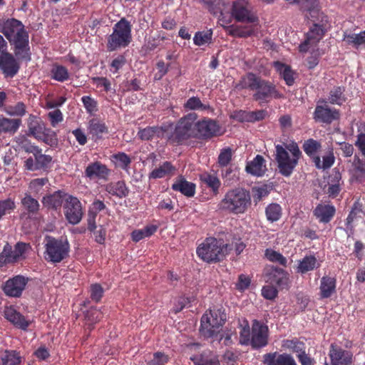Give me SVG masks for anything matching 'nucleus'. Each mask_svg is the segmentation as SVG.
<instances>
[{
  "label": "nucleus",
  "mask_w": 365,
  "mask_h": 365,
  "mask_svg": "<svg viewBox=\"0 0 365 365\" xmlns=\"http://www.w3.org/2000/svg\"><path fill=\"white\" fill-rule=\"evenodd\" d=\"M238 91L247 89L252 91V98L262 106L268 103L272 99H281L284 96L272 81L262 78L252 72H248L240 78L235 85Z\"/></svg>",
  "instance_id": "f257e3e1"
},
{
  "label": "nucleus",
  "mask_w": 365,
  "mask_h": 365,
  "mask_svg": "<svg viewBox=\"0 0 365 365\" xmlns=\"http://www.w3.org/2000/svg\"><path fill=\"white\" fill-rule=\"evenodd\" d=\"M1 32L13 46L14 53L18 59L31 61L29 35L21 21L14 18L8 19L1 24Z\"/></svg>",
  "instance_id": "f03ea898"
},
{
  "label": "nucleus",
  "mask_w": 365,
  "mask_h": 365,
  "mask_svg": "<svg viewBox=\"0 0 365 365\" xmlns=\"http://www.w3.org/2000/svg\"><path fill=\"white\" fill-rule=\"evenodd\" d=\"M231 16L237 22L251 24V25L245 26H229L227 27L226 31L230 36L237 38H247L255 34L259 19L252 11L251 5L247 1H233L231 7Z\"/></svg>",
  "instance_id": "7ed1b4c3"
},
{
  "label": "nucleus",
  "mask_w": 365,
  "mask_h": 365,
  "mask_svg": "<svg viewBox=\"0 0 365 365\" xmlns=\"http://www.w3.org/2000/svg\"><path fill=\"white\" fill-rule=\"evenodd\" d=\"M302 157V153L294 140L275 145V160L278 171L284 177L292 175Z\"/></svg>",
  "instance_id": "20e7f679"
},
{
  "label": "nucleus",
  "mask_w": 365,
  "mask_h": 365,
  "mask_svg": "<svg viewBox=\"0 0 365 365\" xmlns=\"http://www.w3.org/2000/svg\"><path fill=\"white\" fill-rule=\"evenodd\" d=\"M251 205L250 193L242 187L229 190L218 204V208L230 213H245Z\"/></svg>",
  "instance_id": "39448f33"
},
{
  "label": "nucleus",
  "mask_w": 365,
  "mask_h": 365,
  "mask_svg": "<svg viewBox=\"0 0 365 365\" xmlns=\"http://www.w3.org/2000/svg\"><path fill=\"white\" fill-rule=\"evenodd\" d=\"M232 249V245L225 244L221 239L207 237L197 247L196 252L204 262L215 263L222 261Z\"/></svg>",
  "instance_id": "423d86ee"
},
{
  "label": "nucleus",
  "mask_w": 365,
  "mask_h": 365,
  "mask_svg": "<svg viewBox=\"0 0 365 365\" xmlns=\"http://www.w3.org/2000/svg\"><path fill=\"white\" fill-rule=\"evenodd\" d=\"M198 115L191 112L181 117L176 123L170 139L178 145H184L190 139L197 138Z\"/></svg>",
  "instance_id": "0eeeda50"
},
{
  "label": "nucleus",
  "mask_w": 365,
  "mask_h": 365,
  "mask_svg": "<svg viewBox=\"0 0 365 365\" xmlns=\"http://www.w3.org/2000/svg\"><path fill=\"white\" fill-rule=\"evenodd\" d=\"M132 41V24L125 17L121 18L113 27V32L107 38V49L114 51L125 48Z\"/></svg>",
  "instance_id": "6e6552de"
},
{
  "label": "nucleus",
  "mask_w": 365,
  "mask_h": 365,
  "mask_svg": "<svg viewBox=\"0 0 365 365\" xmlns=\"http://www.w3.org/2000/svg\"><path fill=\"white\" fill-rule=\"evenodd\" d=\"M313 25L305 35V39L299 46V51L307 53L311 48H317L318 43L324 38L327 29L328 16L321 14V17L312 19Z\"/></svg>",
  "instance_id": "1a4fd4ad"
},
{
  "label": "nucleus",
  "mask_w": 365,
  "mask_h": 365,
  "mask_svg": "<svg viewBox=\"0 0 365 365\" xmlns=\"http://www.w3.org/2000/svg\"><path fill=\"white\" fill-rule=\"evenodd\" d=\"M43 257L48 262L58 264L67 259L70 252V245L66 239L46 237Z\"/></svg>",
  "instance_id": "9d476101"
},
{
  "label": "nucleus",
  "mask_w": 365,
  "mask_h": 365,
  "mask_svg": "<svg viewBox=\"0 0 365 365\" xmlns=\"http://www.w3.org/2000/svg\"><path fill=\"white\" fill-rule=\"evenodd\" d=\"M339 110L330 107L327 100L321 98L316 105L313 113V119L316 123L330 125L334 121L339 120Z\"/></svg>",
  "instance_id": "9b49d317"
},
{
  "label": "nucleus",
  "mask_w": 365,
  "mask_h": 365,
  "mask_svg": "<svg viewBox=\"0 0 365 365\" xmlns=\"http://www.w3.org/2000/svg\"><path fill=\"white\" fill-rule=\"evenodd\" d=\"M196 130V139L201 140H209L222 135V128L218 121L208 117L197 119Z\"/></svg>",
  "instance_id": "f8f14e48"
},
{
  "label": "nucleus",
  "mask_w": 365,
  "mask_h": 365,
  "mask_svg": "<svg viewBox=\"0 0 365 365\" xmlns=\"http://www.w3.org/2000/svg\"><path fill=\"white\" fill-rule=\"evenodd\" d=\"M63 212L66 220L73 225L81 221L83 215V207L77 197L68 194L63 203Z\"/></svg>",
  "instance_id": "ddd939ff"
},
{
  "label": "nucleus",
  "mask_w": 365,
  "mask_h": 365,
  "mask_svg": "<svg viewBox=\"0 0 365 365\" xmlns=\"http://www.w3.org/2000/svg\"><path fill=\"white\" fill-rule=\"evenodd\" d=\"M330 362H325L324 365H351L353 363V353L343 349L336 344H331L329 351Z\"/></svg>",
  "instance_id": "4468645a"
},
{
  "label": "nucleus",
  "mask_w": 365,
  "mask_h": 365,
  "mask_svg": "<svg viewBox=\"0 0 365 365\" xmlns=\"http://www.w3.org/2000/svg\"><path fill=\"white\" fill-rule=\"evenodd\" d=\"M31 248L29 244L25 242H17L14 249L9 244H6L2 252L0 254V262L4 264L14 263L23 257L26 252Z\"/></svg>",
  "instance_id": "2eb2a0df"
},
{
  "label": "nucleus",
  "mask_w": 365,
  "mask_h": 365,
  "mask_svg": "<svg viewBox=\"0 0 365 365\" xmlns=\"http://www.w3.org/2000/svg\"><path fill=\"white\" fill-rule=\"evenodd\" d=\"M268 333L269 329L267 325L262 324L260 321H254L250 340L252 349H258L266 346L268 344Z\"/></svg>",
  "instance_id": "dca6fc26"
},
{
  "label": "nucleus",
  "mask_w": 365,
  "mask_h": 365,
  "mask_svg": "<svg viewBox=\"0 0 365 365\" xmlns=\"http://www.w3.org/2000/svg\"><path fill=\"white\" fill-rule=\"evenodd\" d=\"M266 281L280 289L289 288V276L287 271L282 268L272 267L266 274Z\"/></svg>",
  "instance_id": "f3484780"
},
{
  "label": "nucleus",
  "mask_w": 365,
  "mask_h": 365,
  "mask_svg": "<svg viewBox=\"0 0 365 365\" xmlns=\"http://www.w3.org/2000/svg\"><path fill=\"white\" fill-rule=\"evenodd\" d=\"M29 278L22 275H16L9 279L3 287V290L6 295L12 297H19L24 290Z\"/></svg>",
  "instance_id": "a211bd4d"
},
{
  "label": "nucleus",
  "mask_w": 365,
  "mask_h": 365,
  "mask_svg": "<svg viewBox=\"0 0 365 365\" xmlns=\"http://www.w3.org/2000/svg\"><path fill=\"white\" fill-rule=\"evenodd\" d=\"M52 161V157L42 153L40 149L33 157H29L24 161V167L30 171L46 170Z\"/></svg>",
  "instance_id": "6ab92c4d"
},
{
  "label": "nucleus",
  "mask_w": 365,
  "mask_h": 365,
  "mask_svg": "<svg viewBox=\"0 0 365 365\" xmlns=\"http://www.w3.org/2000/svg\"><path fill=\"white\" fill-rule=\"evenodd\" d=\"M19 61L21 60L11 53L0 56V70L5 77L13 78L17 74L20 69Z\"/></svg>",
  "instance_id": "aec40b11"
},
{
  "label": "nucleus",
  "mask_w": 365,
  "mask_h": 365,
  "mask_svg": "<svg viewBox=\"0 0 365 365\" xmlns=\"http://www.w3.org/2000/svg\"><path fill=\"white\" fill-rule=\"evenodd\" d=\"M110 174V170L100 161H95L88 164L85 169V176L91 180H107Z\"/></svg>",
  "instance_id": "412c9836"
},
{
  "label": "nucleus",
  "mask_w": 365,
  "mask_h": 365,
  "mask_svg": "<svg viewBox=\"0 0 365 365\" xmlns=\"http://www.w3.org/2000/svg\"><path fill=\"white\" fill-rule=\"evenodd\" d=\"M68 195V193L64 191L57 190L51 194L43 196L41 202L43 207L48 210L57 211L61 209Z\"/></svg>",
  "instance_id": "4be33fe9"
},
{
  "label": "nucleus",
  "mask_w": 365,
  "mask_h": 365,
  "mask_svg": "<svg viewBox=\"0 0 365 365\" xmlns=\"http://www.w3.org/2000/svg\"><path fill=\"white\" fill-rule=\"evenodd\" d=\"M262 361L265 365H296V362L291 355L278 354L277 352L264 354Z\"/></svg>",
  "instance_id": "5701e85b"
},
{
  "label": "nucleus",
  "mask_w": 365,
  "mask_h": 365,
  "mask_svg": "<svg viewBox=\"0 0 365 365\" xmlns=\"http://www.w3.org/2000/svg\"><path fill=\"white\" fill-rule=\"evenodd\" d=\"M336 213V208L331 204H318L313 210L314 216L321 223H329Z\"/></svg>",
  "instance_id": "b1692460"
},
{
  "label": "nucleus",
  "mask_w": 365,
  "mask_h": 365,
  "mask_svg": "<svg viewBox=\"0 0 365 365\" xmlns=\"http://www.w3.org/2000/svg\"><path fill=\"white\" fill-rule=\"evenodd\" d=\"M173 190L180 192L187 197H192L195 194L196 185L187 181L183 176H178L171 186Z\"/></svg>",
  "instance_id": "393cba45"
},
{
  "label": "nucleus",
  "mask_w": 365,
  "mask_h": 365,
  "mask_svg": "<svg viewBox=\"0 0 365 365\" xmlns=\"http://www.w3.org/2000/svg\"><path fill=\"white\" fill-rule=\"evenodd\" d=\"M320 266L321 263L314 255H305L302 259L298 261V264L296 267V272L304 274L309 272L318 269Z\"/></svg>",
  "instance_id": "a878e982"
},
{
  "label": "nucleus",
  "mask_w": 365,
  "mask_h": 365,
  "mask_svg": "<svg viewBox=\"0 0 365 365\" xmlns=\"http://www.w3.org/2000/svg\"><path fill=\"white\" fill-rule=\"evenodd\" d=\"M105 190L111 196L123 199L128 196L130 190L124 180L110 182L105 185Z\"/></svg>",
  "instance_id": "bb28decb"
},
{
  "label": "nucleus",
  "mask_w": 365,
  "mask_h": 365,
  "mask_svg": "<svg viewBox=\"0 0 365 365\" xmlns=\"http://www.w3.org/2000/svg\"><path fill=\"white\" fill-rule=\"evenodd\" d=\"M245 170L247 173L254 176L261 177L264 175L267 167L266 161L263 156L257 155L251 161L247 163Z\"/></svg>",
  "instance_id": "cd10ccee"
},
{
  "label": "nucleus",
  "mask_w": 365,
  "mask_h": 365,
  "mask_svg": "<svg viewBox=\"0 0 365 365\" xmlns=\"http://www.w3.org/2000/svg\"><path fill=\"white\" fill-rule=\"evenodd\" d=\"M273 66L280 77L285 81L287 86H292L294 85L296 73L290 66L277 61L273 63Z\"/></svg>",
  "instance_id": "c85d7f7f"
},
{
  "label": "nucleus",
  "mask_w": 365,
  "mask_h": 365,
  "mask_svg": "<svg viewBox=\"0 0 365 365\" xmlns=\"http://www.w3.org/2000/svg\"><path fill=\"white\" fill-rule=\"evenodd\" d=\"M200 333L205 338H210L220 333L224 323L222 321H200Z\"/></svg>",
  "instance_id": "c756f323"
},
{
  "label": "nucleus",
  "mask_w": 365,
  "mask_h": 365,
  "mask_svg": "<svg viewBox=\"0 0 365 365\" xmlns=\"http://www.w3.org/2000/svg\"><path fill=\"white\" fill-rule=\"evenodd\" d=\"M27 127L30 135L36 139H41V134L46 127L44 123L36 115L30 114L27 120Z\"/></svg>",
  "instance_id": "7c9ffc66"
},
{
  "label": "nucleus",
  "mask_w": 365,
  "mask_h": 365,
  "mask_svg": "<svg viewBox=\"0 0 365 365\" xmlns=\"http://www.w3.org/2000/svg\"><path fill=\"white\" fill-rule=\"evenodd\" d=\"M200 180L203 185L210 190L214 195L219 193L221 182L216 175L205 172L200 175Z\"/></svg>",
  "instance_id": "2f4dec72"
},
{
  "label": "nucleus",
  "mask_w": 365,
  "mask_h": 365,
  "mask_svg": "<svg viewBox=\"0 0 365 365\" xmlns=\"http://www.w3.org/2000/svg\"><path fill=\"white\" fill-rule=\"evenodd\" d=\"M346 88L343 86H334L329 93L327 102L331 105L342 106L347 101Z\"/></svg>",
  "instance_id": "473e14b6"
},
{
  "label": "nucleus",
  "mask_w": 365,
  "mask_h": 365,
  "mask_svg": "<svg viewBox=\"0 0 365 365\" xmlns=\"http://www.w3.org/2000/svg\"><path fill=\"white\" fill-rule=\"evenodd\" d=\"M165 129L160 126H147L138 132V138L142 140H150L154 138H163Z\"/></svg>",
  "instance_id": "72a5a7b5"
},
{
  "label": "nucleus",
  "mask_w": 365,
  "mask_h": 365,
  "mask_svg": "<svg viewBox=\"0 0 365 365\" xmlns=\"http://www.w3.org/2000/svg\"><path fill=\"white\" fill-rule=\"evenodd\" d=\"M88 130L96 140L103 138V134L108 133V129L106 124L97 118L90 120Z\"/></svg>",
  "instance_id": "f704fd0d"
},
{
  "label": "nucleus",
  "mask_w": 365,
  "mask_h": 365,
  "mask_svg": "<svg viewBox=\"0 0 365 365\" xmlns=\"http://www.w3.org/2000/svg\"><path fill=\"white\" fill-rule=\"evenodd\" d=\"M336 279L329 276H324L320 282V296L322 298H329L336 291Z\"/></svg>",
  "instance_id": "c9c22d12"
},
{
  "label": "nucleus",
  "mask_w": 365,
  "mask_h": 365,
  "mask_svg": "<svg viewBox=\"0 0 365 365\" xmlns=\"http://www.w3.org/2000/svg\"><path fill=\"white\" fill-rule=\"evenodd\" d=\"M21 124L20 118H8L5 117L0 118V134L10 133L14 134L19 128Z\"/></svg>",
  "instance_id": "e433bc0d"
},
{
  "label": "nucleus",
  "mask_w": 365,
  "mask_h": 365,
  "mask_svg": "<svg viewBox=\"0 0 365 365\" xmlns=\"http://www.w3.org/2000/svg\"><path fill=\"white\" fill-rule=\"evenodd\" d=\"M21 203L23 208L26 210L27 213L31 216L36 215L40 210L38 201L34 198L30 194L25 193L21 200Z\"/></svg>",
  "instance_id": "4c0bfd02"
},
{
  "label": "nucleus",
  "mask_w": 365,
  "mask_h": 365,
  "mask_svg": "<svg viewBox=\"0 0 365 365\" xmlns=\"http://www.w3.org/2000/svg\"><path fill=\"white\" fill-rule=\"evenodd\" d=\"M0 359L2 365H20L22 362L20 352L16 350H4L1 354Z\"/></svg>",
  "instance_id": "58836bf2"
},
{
  "label": "nucleus",
  "mask_w": 365,
  "mask_h": 365,
  "mask_svg": "<svg viewBox=\"0 0 365 365\" xmlns=\"http://www.w3.org/2000/svg\"><path fill=\"white\" fill-rule=\"evenodd\" d=\"M302 148L304 153L312 160L314 162V158L318 157V152L322 149V144L319 141L313 138L306 140L303 145Z\"/></svg>",
  "instance_id": "ea45409f"
},
{
  "label": "nucleus",
  "mask_w": 365,
  "mask_h": 365,
  "mask_svg": "<svg viewBox=\"0 0 365 365\" xmlns=\"http://www.w3.org/2000/svg\"><path fill=\"white\" fill-rule=\"evenodd\" d=\"M175 167L168 161L164 162L158 168L154 169L149 175V178H163L166 175L172 174L175 171Z\"/></svg>",
  "instance_id": "a19ab883"
},
{
  "label": "nucleus",
  "mask_w": 365,
  "mask_h": 365,
  "mask_svg": "<svg viewBox=\"0 0 365 365\" xmlns=\"http://www.w3.org/2000/svg\"><path fill=\"white\" fill-rule=\"evenodd\" d=\"M265 215L269 222H277L282 217V208L278 203H270L265 208Z\"/></svg>",
  "instance_id": "79ce46f5"
},
{
  "label": "nucleus",
  "mask_w": 365,
  "mask_h": 365,
  "mask_svg": "<svg viewBox=\"0 0 365 365\" xmlns=\"http://www.w3.org/2000/svg\"><path fill=\"white\" fill-rule=\"evenodd\" d=\"M183 108L185 110H210V106L202 103L200 98L192 96L189 98L183 104Z\"/></svg>",
  "instance_id": "37998d69"
},
{
  "label": "nucleus",
  "mask_w": 365,
  "mask_h": 365,
  "mask_svg": "<svg viewBox=\"0 0 365 365\" xmlns=\"http://www.w3.org/2000/svg\"><path fill=\"white\" fill-rule=\"evenodd\" d=\"M51 78L58 82H64L69 79L68 69L61 65L55 64L51 70Z\"/></svg>",
  "instance_id": "c03bdc74"
},
{
  "label": "nucleus",
  "mask_w": 365,
  "mask_h": 365,
  "mask_svg": "<svg viewBox=\"0 0 365 365\" xmlns=\"http://www.w3.org/2000/svg\"><path fill=\"white\" fill-rule=\"evenodd\" d=\"M335 158L332 151H329L326 155L323 156L322 162L319 156L315 157L314 163L317 168L326 170L331 168L334 163Z\"/></svg>",
  "instance_id": "a18cd8bd"
},
{
  "label": "nucleus",
  "mask_w": 365,
  "mask_h": 365,
  "mask_svg": "<svg viewBox=\"0 0 365 365\" xmlns=\"http://www.w3.org/2000/svg\"><path fill=\"white\" fill-rule=\"evenodd\" d=\"M363 213L362 204L359 201H356L352 205L351 210L346 219V225L347 228H352V222L357 217H361V214Z\"/></svg>",
  "instance_id": "49530a36"
},
{
  "label": "nucleus",
  "mask_w": 365,
  "mask_h": 365,
  "mask_svg": "<svg viewBox=\"0 0 365 365\" xmlns=\"http://www.w3.org/2000/svg\"><path fill=\"white\" fill-rule=\"evenodd\" d=\"M221 168V176L225 182L232 184L237 180V171L233 165Z\"/></svg>",
  "instance_id": "de8ad7c7"
},
{
  "label": "nucleus",
  "mask_w": 365,
  "mask_h": 365,
  "mask_svg": "<svg viewBox=\"0 0 365 365\" xmlns=\"http://www.w3.org/2000/svg\"><path fill=\"white\" fill-rule=\"evenodd\" d=\"M210 351H203L199 355L194 356L191 360L197 365H215L217 360L215 358H210Z\"/></svg>",
  "instance_id": "09e8293b"
},
{
  "label": "nucleus",
  "mask_w": 365,
  "mask_h": 365,
  "mask_svg": "<svg viewBox=\"0 0 365 365\" xmlns=\"http://www.w3.org/2000/svg\"><path fill=\"white\" fill-rule=\"evenodd\" d=\"M193 297L180 296L175 299L174 306L170 309L171 313L177 314L182 311L186 306L194 301Z\"/></svg>",
  "instance_id": "8fccbe9b"
},
{
  "label": "nucleus",
  "mask_w": 365,
  "mask_h": 365,
  "mask_svg": "<svg viewBox=\"0 0 365 365\" xmlns=\"http://www.w3.org/2000/svg\"><path fill=\"white\" fill-rule=\"evenodd\" d=\"M240 344L242 345L250 344L252 331H250L248 321H242L240 324Z\"/></svg>",
  "instance_id": "3c124183"
},
{
  "label": "nucleus",
  "mask_w": 365,
  "mask_h": 365,
  "mask_svg": "<svg viewBox=\"0 0 365 365\" xmlns=\"http://www.w3.org/2000/svg\"><path fill=\"white\" fill-rule=\"evenodd\" d=\"M165 39V38L161 36L160 34H158L156 36H150L143 46L145 51L146 53L153 51L160 45L161 41Z\"/></svg>",
  "instance_id": "603ef678"
},
{
  "label": "nucleus",
  "mask_w": 365,
  "mask_h": 365,
  "mask_svg": "<svg viewBox=\"0 0 365 365\" xmlns=\"http://www.w3.org/2000/svg\"><path fill=\"white\" fill-rule=\"evenodd\" d=\"M232 158L230 148H225L220 150L218 155L217 163L220 168H225L230 165Z\"/></svg>",
  "instance_id": "864d4df0"
},
{
  "label": "nucleus",
  "mask_w": 365,
  "mask_h": 365,
  "mask_svg": "<svg viewBox=\"0 0 365 365\" xmlns=\"http://www.w3.org/2000/svg\"><path fill=\"white\" fill-rule=\"evenodd\" d=\"M283 346L298 354L305 351V344L297 339H287L284 341Z\"/></svg>",
  "instance_id": "5fc2aeb1"
},
{
  "label": "nucleus",
  "mask_w": 365,
  "mask_h": 365,
  "mask_svg": "<svg viewBox=\"0 0 365 365\" xmlns=\"http://www.w3.org/2000/svg\"><path fill=\"white\" fill-rule=\"evenodd\" d=\"M264 255L266 258L272 262H277L279 264L286 267L287 259L281 253L274 251L272 249H267Z\"/></svg>",
  "instance_id": "6e6d98bb"
},
{
  "label": "nucleus",
  "mask_w": 365,
  "mask_h": 365,
  "mask_svg": "<svg viewBox=\"0 0 365 365\" xmlns=\"http://www.w3.org/2000/svg\"><path fill=\"white\" fill-rule=\"evenodd\" d=\"M41 139L40 140L51 147L56 146L58 144L56 133L51 128H46L45 130L41 133Z\"/></svg>",
  "instance_id": "4d7b16f0"
},
{
  "label": "nucleus",
  "mask_w": 365,
  "mask_h": 365,
  "mask_svg": "<svg viewBox=\"0 0 365 365\" xmlns=\"http://www.w3.org/2000/svg\"><path fill=\"white\" fill-rule=\"evenodd\" d=\"M344 40L346 41L348 44L358 47L365 43V31H361L358 34H353L345 35Z\"/></svg>",
  "instance_id": "13d9d810"
},
{
  "label": "nucleus",
  "mask_w": 365,
  "mask_h": 365,
  "mask_svg": "<svg viewBox=\"0 0 365 365\" xmlns=\"http://www.w3.org/2000/svg\"><path fill=\"white\" fill-rule=\"evenodd\" d=\"M16 208L15 202L11 198L0 200V220L7 214H10Z\"/></svg>",
  "instance_id": "bf43d9fd"
},
{
  "label": "nucleus",
  "mask_w": 365,
  "mask_h": 365,
  "mask_svg": "<svg viewBox=\"0 0 365 365\" xmlns=\"http://www.w3.org/2000/svg\"><path fill=\"white\" fill-rule=\"evenodd\" d=\"M212 33L211 31L197 32L194 36L193 41L197 46H202L208 43L212 40Z\"/></svg>",
  "instance_id": "052dcab7"
},
{
  "label": "nucleus",
  "mask_w": 365,
  "mask_h": 365,
  "mask_svg": "<svg viewBox=\"0 0 365 365\" xmlns=\"http://www.w3.org/2000/svg\"><path fill=\"white\" fill-rule=\"evenodd\" d=\"M7 113L11 116L22 117L26 113V106L21 101L17 102L9 106Z\"/></svg>",
  "instance_id": "680f3d73"
},
{
  "label": "nucleus",
  "mask_w": 365,
  "mask_h": 365,
  "mask_svg": "<svg viewBox=\"0 0 365 365\" xmlns=\"http://www.w3.org/2000/svg\"><path fill=\"white\" fill-rule=\"evenodd\" d=\"M252 192L255 201L259 202L269 194L270 189L267 185H262L259 187H253Z\"/></svg>",
  "instance_id": "e2e57ef3"
},
{
  "label": "nucleus",
  "mask_w": 365,
  "mask_h": 365,
  "mask_svg": "<svg viewBox=\"0 0 365 365\" xmlns=\"http://www.w3.org/2000/svg\"><path fill=\"white\" fill-rule=\"evenodd\" d=\"M104 289L103 287L98 284H92L90 287V297L91 299L96 302L101 301L103 296Z\"/></svg>",
  "instance_id": "0e129e2a"
},
{
  "label": "nucleus",
  "mask_w": 365,
  "mask_h": 365,
  "mask_svg": "<svg viewBox=\"0 0 365 365\" xmlns=\"http://www.w3.org/2000/svg\"><path fill=\"white\" fill-rule=\"evenodd\" d=\"M112 158L118 163V166L123 170H126L131 163L130 158L125 153L114 154Z\"/></svg>",
  "instance_id": "69168bd1"
},
{
  "label": "nucleus",
  "mask_w": 365,
  "mask_h": 365,
  "mask_svg": "<svg viewBox=\"0 0 365 365\" xmlns=\"http://www.w3.org/2000/svg\"><path fill=\"white\" fill-rule=\"evenodd\" d=\"M81 101L88 113H92L98 110L97 101L90 96H83L81 98Z\"/></svg>",
  "instance_id": "338daca9"
},
{
  "label": "nucleus",
  "mask_w": 365,
  "mask_h": 365,
  "mask_svg": "<svg viewBox=\"0 0 365 365\" xmlns=\"http://www.w3.org/2000/svg\"><path fill=\"white\" fill-rule=\"evenodd\" d=\"M311 55L307 59V67L309 69L314 68L319 62L320 53L318 48H311Z\"/></svg>",
  "instance_id": "774afa93"
}]
</instances>
